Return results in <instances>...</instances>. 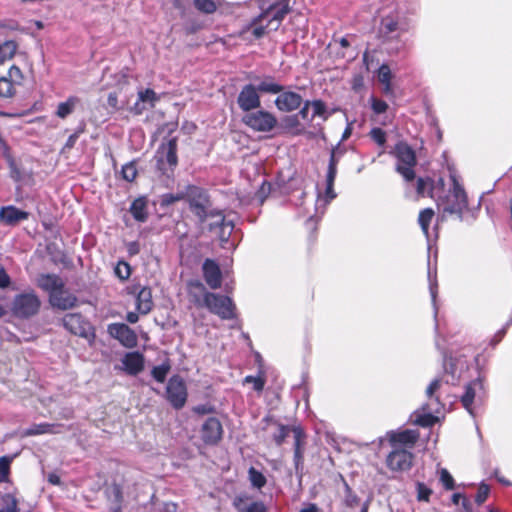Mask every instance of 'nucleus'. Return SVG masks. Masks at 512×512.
<instances>
[{
  "label": "nucleus",
  "instance_id": "obj_23",
  "mask_svg": "<svg viewBox=\"0 0 512 512\" xmlns=\"http://www.w3.org/2000/svg\"><path fill=\"white\" fill-rule=\"evenodd\" d=\"M386 436L393 448L400 447V445L413 446L418 439V433L412 430L401 432L389 431Z\"/></svg>",
  "mask_w": 512,
  "mask_h": 512
},
{
  "label": "nucleus",
  "instance_id": "obj_41",
  "mask_svg": "<svg viewBox=\"0 0 512 512\" xmlns=\"http://www.w3.org/2000/svg\"><path fill=\"white\" fill-rule=\"evenodd\" d=\"M249 480L254 488L261 489L266 484V477L262 472L254 467H250L248 470Z\"/></svg>",
  "mask_w": 512,
  "mask_h": 512
},
{
  "label": "nucleus",
  "instance_id": "obj_62",
  "mask_svg": "<svg viewBox=\"0 0 512 512\" xmlns=\"http://www.w3.org/2000/svg\"><path fill=\"white\" fill-rule=\"evenodd\" d=\"M428 278H429L430 295H431L432 303L434 306V315L436 317L437 316L436 297H437V292H438L437 291V283L435 280L434 281L432 280L430 269L428 270Z\"/></svg>",
  "mask_w": 512,
  "mask_h": 512
},
{
  "label": "nucleus",
  "instance_id": "obj_36",
  "mask_svg": "<svg viewBox=\"0 0 512 512\" xmlns=\"http://www.w3.org/2000/svg\"><path fill=\"white\" fill-rule=\"evenodd\" d=\"M78 98L71 96L69 97L65 102H61L58 104L56 115L59 118H66L68 115H70L74 109L76 104L78 103Z\"/></svg>",
  "mask_w": 512,
  "mask_h": 512
},
{
  "label": "nucleus",
  "instance_id": "obj_49",
  "mask_svg": "<svg viewBox=\"0 0 512 512\" xmlns=\"http://www.w3.org/2000/svg\"><path fill=\"white\" fill-rule=\"evenodd\" d=\"M417 500L428 502L432 494V490L422 482L416 483Z\"/></svg>",
  "mask_w": 512,
  "mask_h": 512
},
{
  "label": "nucleus",
  "instance_id": "obj_50",
  "mask_svg": "<svg viewBox=\"0 0 512 512\" xmlns=\"http://www.w3.org/2000/svg\"><path fill=\"white\" fill-rule=\"evenodd\" d=\"M370 137L380 147H383L386 143V132L382 128H372L370 131Z\"/></svg>",
  "mask_w": 512,
  "mask_h": 512
},
{
  "label": "nucleus",
  "instance_id": "obj_22",
  "mask_svg": "<svg viewBox=\"0 0 512 512\" xmlns=\"http://www.w3.org/2000/svg\"><path fill=\"white\" fill-rule=\"evenodd\" d=\"M49 303L52 307L64 311L76 306L77 297L64 287L49 297Z\"/></svg>",
  "mask_w": 512,
  "mask_h": 512
},
{
  "label": "nucleus",
  "instance_id": "obj_37",
  "mask_svg": "<svg viewBox=\"0 0 512 512\" xmlns=\"http://www.w3.org/2000/svg\"><path fill=\"white\" fill-rule=\"evenodd\" d=\"M434 214L435 213L432 208L423 209L419 213L418 223L427 238L429 237V225L434 217Z\"/></svg>",
  "mask_w": 512,
  "mask_h": 512
},
{
  "label": "nucleus",
  "instance_id": "obj_47",
  "mask_svg": "<svg viewBox=\"0 0 512 512\" xmlns=\"http://www.w3.org/2000/svg\"><path fill=\"white\" fill-rule=\"evenodd\" d=\"M271 192L272 184L267 181H263L260 188L256 191L254 199L259 203V205H262Z\"/></svg>",
  "mask_w": 512,
  "mask_h": 512
},
{
  "label": "nucleus",
  "instance_id": "obj_17",
  "mask_svg": "<svg viewBox=\"0 0 512 512\" xmlns=\"http://www.w3.org/2000/svg\"><path fill=\"white\" fill-rule=\"evenodd\" d=\"M63 326L72 334L88 338L90 324L80 313H68L63 319Z\"/></svg>",
  "mask_w": 512,
  "mask_h": 512
},
{
  "label": "nucleus",
  "instance_id": "obj_21",
  "mask_svg": "<svg viewBox=\"0 0 512 512\" xmlns=\"http://www.w3.org/2000/svg\"><path fill=\"white\" fill-rule=\"evenodd\" d=\"M203 277L211 289L221 286L222 273L219 265L212 259H205L202 265Z\"/></svg>",
  "mask_w": 512,
  "mask_h": 512
},
{
  "label": "nucleus",
  "instance_id": "obj_15",
  "mask_svg": "<svg viewBox=\"0 0 512 512\" xmlns=\"http://www.w3.org/2000/svg\"><path fill=\"white\" fill-rule=\"evenodd\" d=\"M109 335L118 340L123 346L133 348L137 345L136 333L124 323H111L107 327Z\"/></svg>",
  "mask_w": 512,
  "mask_h": 512
},
{
  "label": "nucleus",
  "instance_id": "obj_42",
  "mask_svg": "<svg viewBox=\"0 0 512 512\" xmlns=\"http://www.w3.org/2000/svg\"><path fill=\"white\" fill-rule=\"evenodd\" d=\"M310 106L313 108L312 118L321 117L323 120H327L329 114L327 113V106L324 101L317 99L310 101Z\"/></svg>",
  "mask_w": 512,
  "mask_h": 512
},
{
  "label": "nucleus",
  "instance_id": "obj_55",
  "mask_svg": "<svg viewBox=\"0 0 512 512\" xmlns=\"http://www.w3.org/2000/svg\"><path fill=\"white\" fill-rule=\"evenodd\" d=\"M304 450H294L293 462L295 473L301 477L303 473Z\"/></svg>",
  "mask_w": 512,
  "mask_h": 512
},
{
  "label": "nucleus",
  "instance_id": "obj_27",
  "mask_svg": "<svg viewBox=\"0 0 512 512\" xmlns=\"http://www.w3.org/2000/svg\"><path fill=\"white\" fill-rule=\"evenodd\" d=\"M440 186L443 188L444 186V180L442 178H439L437 183H435L431 178H422L419 177L417 179V187L416 191L418 196L424 197V196H430L431 198H434V192L435 190Z\"/></svg>",
  "mask_w": 512,
  "mask_h": 512
},
{
  "label": "nucleus",
  "instance_id": "obj_30",
  "mask_svg": "<svg viewBox=\"0 0 512 512\" xmlns=\"http://www.w3.org/2000/svg\"><path fill=\"white\" fill-rule=\"evenodd\" d=\"M263 420L275 426L276 430L272 434V438L277 446H281L285 439L288 437L289 433L292 432V428L288 425H284L278 422L271 416H266Z\"/></svg>",
  "mask_w": 512,
  "mask_h": 512
},
{
  "label": "nucleus",
  "instance_id": "obj_31",
  "mask_svg": "<svg viewBox=\"0 0 512 512\" xmlns=\"http://www.w3.org/2000/svg\"><path fill=\"white\" fill-rule=\"evenodd\" d=\"M130 213L138 222H145L148 218L147 201L145 197L135 199L130 206Z\"/></svg>",
  "mask_w": 512,
  "mask_h": 512
},
{
  "label": "nucleus",
  "instance_id": "obj_7",
  "mask_svg": "<svg viewBox=\"0 0 512 512\" xmlns=\"http://www.w3.org/2000/svg\"><path fill=\"white\" fill-rule=\"evenodd\" d=\"M205 307L223 320H231L236 317V306L228 296L206 293L204 294Z\"/></svg>",
  "mask_w": 512,
  "mask_h": 512
},
{
  "label": "nucleus",
  "instance_id": "obj_48",
  "mask_svg": "<svg viewBox=\"0 0 512 512\" xmlns=\"http://www.w3.org/2000/svg\"><path fill=\"white\" fill-rule=\"evenodd\" d=\"M114 273L120 280H127L131 275V267L127 262L119 261L115 266Z\"/></svg>",
  "mask_w": 512,
  "mask_h": 512
},
{
  "label": "nucleus",
  "instance_id": "obj_5",
  "mask_svg": "<svg viewBox=\"0 0 512 512\" xmlns=\"http://www.w3.org/2000/svg\"><path fill=\"white\" fill-rule=\"evenodd\" d=\"M393 154L397 159L396 171L401 174L406 181L414 180L416 154L412 147L405 142H399L395 145Z\"/></svg>",
  "mask_w": 512,
  "mask_h": 512
},
{
  "label": "nucleus",
  "instance_id": "obj_51",
  "mask_svg": "<svg viewBox=\"0 0 512 512\" xmlns=\"http://www.w3.org/2000/svg\"><path fill=\"white\" fill-rule=\"evenodd\" d=\"M121 174L123 179L132 182L137 176V169L134 163L130 162L123 165Z\"/></svg>",
  "mask_w": 512,
  "mask_h": 512
},
{
  "label": "nucleus",
  "instance_id": "obj_4",
  "mask_svg": "<svg viewBox=\"0 0 512 512\" xmlns=\"http://www.w3.org/2000/svg\"><path fill=\"white\" fill-rule=\"evenodd\" d=\"M184 195V199L188 202L190 211L201 223L205 222L208 217H214L216 210H209L211 202L205 189L195 185H189Z\"/></svg>",
  "mask_w": 512,
  "mask_h": 512
},
{
  "label": "nucleus",
  "instance_id": "obj_58",
  "mask_svg": "<svg viewBox=\"0 0 512 512\" xmlns=\"http://www.w3.org/2000/svg\"><path fill=\"white\" fill-rule=\"evenodd\" d=\"M371 108L375 114H383L388 109V104L384 100L371 97Z\"/></svg>",
  "mask_w": 512,
  "mask_h": 512
},
{
  "label": "nucleus",
  "instance_id": "obj_57",
  "mask_svg": "<svg viewBox=\"0 0 512 512\" xmlns=\"http://www.w3.org/2000/svg\"><path fill=\"white\" fill-rule=\"evenodd\" d=\"M10 470V459L6 456L0 458V483L8 479Z\"/></svg>",
  "mask_w": 512,
  "mask_h": 512
},
{
  "label": "nucleus",
  "instance_id": "obj_18",
  "mask_svg": "<svg viewBox=\"0 0 512 512\" xmlns=\"http://www.w3.org/2000/svg\"><path fill=\"white\" fill-rule=\"evenodd\" d=\"M213 218L216 220L209 224V230L218 236L221 243H227L234 229L233 221L226 220L219 210L215 211Z\"/></svg>",
  "mask_w": 512,
  "mask_h": 512
},
{
  "label": "nucleus",
  "instance_id": "obj_29",
  "mask_svg": "<svg viewBox=\"0 0 512 512\" xmlns=\"http://www.w3.org/2000/svg\"><path fill=\"white\" fill-rule=\"evenodd\" d=\"M62 424L38 423L24 430V436H36L42 434H57L61 432Z\"/></svg>",
  "mask_w": 512,
  "mask_h": 512
},
{
  "label": "nucleus",
  "instance_id": "obj_34",
  "mask_svg": "<svg viewBox=\"0 0 512 512\" xmlns=\"http://www.w3.org/2000/svg\"><path fill=\"white\" fill-rule=\"evenodd\" d=\"M158 100H159V97L157 96L155 91L150 88L139 91L138 92V101L135 104L136 113H141L143 110V107L138 108L139 102H147L150 104L151 107H154L155 102H157Z\"/></svg>",
  "mask_w": 512,
  "mask_h": 512
},
{
  "label": "nucleus",
  "instance_id": "obj_39",
  "mask_svg": "<svg viewBox=\"0 0 512 512\" xmlns=\"http://www.w3.org/2000/svg\"><path fill=\"white\" fill-rule=\"evenodd\" d=\"M443 365H444V370H445V373L447 374H450L451 375V380L447 379V383H451V384H455L459 378H460V375L457 373V370L455 368V364L453 362V358L452 357H448L446 354H444L443 356Z\"/></svg>",
  "mask_w": 512,
  "mask_h": 512
},
{
  "label": "nucleus",
  "instance_id": "obj_64",
  "mask_svg": "<svg viewBox=\"0 0 512 512\" xmlns=\"http://www.w3.org/2000/svg\"><path fill=\"white\" fill-rule=\"evenodd\" d=\"M283 122L285 124V127L288 129H294V128H298L300 126V121H299L298 115L286 116L283 119Z\"/></svg>",
  "mask_w": 512,
  "mask_h": 512
},
{
  "label": "nucleus",
  "instance_id": "obj_53",
  "mask_svg": "<svg viewBox=\"0 0 512 512\" xmlns=\"http://www.w3.org/2000/svg\"><path fill=\"white\" fill-rule=\"evenodd\" d=\"M336 176H332L331 180L329 175H326V190H325V200L324 204H328L331 200L336 197V193L334 191V182Z\"/></svg>",
  "mask_w": 512,
  "mask_h": 512
},
{
  "label": "nucleus",
  "instance_id": "obj_1",
  "mask_svg": "<svg viewBox=\"0 0 512 512\" xmlns=\"http://www.w3.org/2000/svg\"><path fill=\"white\" fill-rule=\"evenodd\" d=\"M261 13L252 18L251 21L239 31V37L246 41L262 38L267 29L277 31L291 11L290 0H279L261 8Z\"/></svg>",
  "mask_w": 512,
  "mask_h": 512
},
{
  "label": "nucleus",
  "instance_id": "obj_38",
  "mask_svg": "<svg viewBox=\"0 0 512 512\" xmlns=\"http://www.w3.org/2000/svg\"><path fill=\"white\" fill-rule=\"evenodd\" d=\"M240 502V498L234 501L235 507L240 512H267L266 506L262 501H253L246 506H241Z\"/></svg>",
  "mask_w": 512,
  "mask_h": 512
},
{
  "label": "nucleus",
  "instance_id": "obj_20",
  "mask_svg": "<svg viewBox=\"0 0 512 512\" xmlns=\"http://www.w3.org/2000/svg\"><path fill=\"white\" fill-rule=\"evenodd\" d=\"M121 370L128 375L136 376L144 369V355L138 351L127 352L121 359Z\"/></svg>",
  "mask_w": 512,
  "mask_h": 512
},
{
  "label": "nucleus",
  "instance_id": "obj_33",
  "mask_svg": "<svg viewBox=\"0 0 512 512\" xmlns=\"http://www.w3.org/2000/svg\"><path fill=\"white\" fill-rule=\"evenodd\" d=\"M18 45L14 40H7L0 43V65L11 60L16 54Z\"/></svg>",
  "mask_w": 512,
  "mask_h": 512
},
{
  "label": "nucleus",
  "instance_id": "obj_40",
  "mask_svg": "<svg viewBox=\"0 0 512 512\" xmlns=\"http://www.w3.org/2000/svg\"><path fill=\"white\" fill-rule=\"evenodd\" d=\"M0 512H18L17 500L12 494L6 493L1 497Z\"/></svg>",
  "mask_w": 512,
  "mask_h": 512
},
{
  "label": "nucleus",
  "instance_id": "obj_14",
  "mask_svg": "<svg viewBox=\"0 0 512 512\" xmlns=\"http://www.w3.org/2000/svg\"><path fill=\"white\" fill-rule=\"evenodd\" d=\"M201 439L206 445H217L223 436V427L216 417L207 418L201 426Z\"/></svg>",
  "mask_w": 512,
  "mask_h": 512
},
{
  "label": "nucleus",
  "instance_id": "obj_19",
  "mask_svg": "<svg viewBox=\"0 0 512 512\" xmlns=\"http://www.w3.org/2000/svg\"><path fill=\"white\" fill-rule=\"evenodd\" d=\"M274 103L279 111L288 113L299 109L303 103V98L299 93L283 89L276 97Z\"/></svg>",
  "mask_w": 512,
  "mask_h": 512
},
{
  "label": "nucleus",
  "instance_id": "obj_12",
  "mask_svg": "<svg viewBox=\"0 0 512 512\" xmlns=\"http://www.w3.org/2000/svg\"><path fill=\"white\" fill-rule=\"evenodd\" d=\"M237 104L246 113L260 108L261 99L256 86L253 84L244 85L237 96Z\"/></svg>",
  "mask_w": 512,
  "mask_h": 512
},
{
  "label": "nucleus",
  "instance_id": "obj_46",
  "mask_svg": "<svg viewBox=\"0 0 512 512\" xmlns=\"http://www.w3.org/2000/svg\"><path fill=\"white\" fill-rule=\"evenodd\" d=\"M195 8L205 14H212L216 11L217 5L213 0H194Z\"/></svg>",
  "mask_w": 512,
  "mask_h": 512
},
{
  "label": "nucleus",
  "instance_id": "obj_10",
  "mask_svg": "<svg viewBox=\"0 0 512 512\" xmlns=\"http://www.w3.org/2000/svg\"><path fill=\"white\" fill-rule=\"evenodd\" d=\"M407 31V25L399 14H389L381 19L379 35L383 42L398 38Z\"/></svg>",
  "mask_w": 512,
  "mask_h": 512
},
{
  "label": "nucleus",
  "instance_id": "obj_3",
  "mask_svg": "<svg viewBox=\"0 0 512 512\" xmlns=\"http://www.w3.org/2000/svg\"><path fill=\"white\" fill-rule=\"evenodd\" d=\"M441 381L440 379H434L426 389V395L429 399V402L422 405V407L415 412H413L410 416V422L414 425H418L424 428L432 427L438 420V418L433 415L434 412H438V408L434 406H439L440 402L438 397H434L435 391L440 388Z\"/></svg>",
  "mask_w": 512,
  "mask_h": 512
},
{
  "label": "nucleus",
  "instance_id": "obj_63",
  "mask_svg": "<svg viewBox=\"0 0 512 512\" xmlns=\"http://www.w3.org/2000/svg\"><path fill=\"white\" fill-rule=\"evenodd\" d=\"M193 412L198 415L212 414L215 412V407L209 403L199 404L193 407Z\"/></svg>",
  "mask_w": 512,
  "mask_h": 512
},
{
  "label": "nucleus",
  "instance_id": "obj_59",
  "mask_svg": "<svg viewBox=\"0 0 512 512\" xmlns=\"http://www.w3.org/2000/svg\"><path fill=\"white\" fill-rule=\"evenodd\" d=\"M489 492H490L489 486L484 483H481L478 488V491L476 493V496H475V502L478 505L483 504L486 501V499L489 495Z\"/></svg>",
  "mask_w": 512,
  "mask_h": 512
},
{
  "label": "nucleus",
  "instance_id": "obj_44",
  "mask_svg": "<svg viewBox=\"0 0 512 512\" xmlns=\"http://www.w3.org/2000/svg\"><path fill=\"white\" fill-rule=\"evenodd\" d=\"M292 433L294 437V449L293 450H304L306 444V434L300 426L292 427Z\"/></svg>",
  "mask_w": 512,
  "mask_h": 512
},
{
  "label": "nucleus",
  "instance_id": "obj_28",
  "mask_svg": "<svg viewBox=\"0 0 512 512\" xmlns=\"http://www.w3.org/2000/svg\"><path fill=\"white\" fill-rule=\"evenodd\" d=\"M208 293L202 282L193 280L188 283V295L190 301L197 307H205L204 294Z\"/></svg>",
  "mask_w": 512,
  "mask_h": 512
},
{
  "label": "nucleus",
  "instance_id": "obj_2",
  "mask_svg": "<svg viewBox=\"0 0 512 512\" xmlns=\"http://www.w3.org/2000/svg\"><path fill=\"white\" fill-rule=\"evenodd\" d=\"M452 186L447 193L436 198L438 209L442 212V218L446 215H456L462 221L463 213L468 206L467 194L458 182L455 175L450 176Z\"/></svg>",
  "mask_w": 512,
  "mask_h": 512
},
{
  "label": "nucleus",
  "instance_id": "obj_32",
  "mask_svg": "<svg viewBox=\"0 0 512 512\" xmlns=\"http://www.w3.org/2000/svg\"><path fill=\"white\" fill-rule=\"evenodd\" d=\"M259 93L265 94H279L284 89V86L275 82L272 76H265L256 86Z\"/></svg>",
  "mask_w": 512,
  "mask_h": 512
},
{
  "label": "nucleus",
  "instance_id": "obj_13",
  "mask_svg": "<svg viewBox=\"0 0 512 512\" xmlns=\"http://www.w3.org/2000/svg\"><path fill=\"white\" fill-rule=\"evenodd\" d=\"M485 395L484 378L478 376L465 386L464 394L461 396L463 407L473 415L472 404L476 398L481 399Z\"/></svg>",
  "mask_w": 512,
  "mask_h": 512
},
{
  "label": "nucleus",
  "instance_id": "obj_54",
  "mask_svg": "<svg viewBox=\"0 0 512 512\" xmlns=\"http://www.w3.org/2000/svg\"><path fill=\"white\" fill-rule=\"evenodd\" d=\"M184 198H185L184 193H177V194L166 193V194L162 195L160 204L162 207H166V206H169L177 201L183 200Z\"/></svg>",
  "mask_w": 512,
  "mask_h": 512
},
{
  "label": "nucleus",
  "instance_id": "obj_8",
  "mask_svg": "<svg viewBox=\"0 0 512 512\" xmlns=\"http://www.w3.org/2000/svg\"><path fill=\"white\" fill-rule=\"evenodd\" d=\"M40 299L34 291L18 294L12 301V312L19 318H29L37 314L40 309Z\"/></svg>",
  "mask_w": 512,
  "mask_h": 512
},
{
  "label": "nucleus",
  "instance_id": "obj_56",
  "mask_svg": "<svg viewBox=\"0 0 512 512\" xmlns=\"http://www.w3.org/2000/svg\"><path fill=\"white\" fill-rule=\"evenodd\" d=\"M344 502L348 507H354L359 502L358 496L352 491V489L349 487L347 483H345Z\"/></svg>",
  "mask_w": 512,
  "mask_h": 512
},
{
  "label": "nucleus",
  "instance_id": "obj_60",
  "mask_svg": "<svg viewBox=\"0 0 512 512\" xmlns=\"http://www.w3.org/2000/svg\"><path fill=\"white\" fill-rule=\"evenodd\" d=\"M440 481L445 489L452 490L454 488V479L448 470L444 468L440 470Z\"/></svg>",
  "mask_w": 512,
  "mask_h": 512
},
{
  "label": "nucleus",
  "instance_id": "obj_52",
  "mask_svg": "<svg viewBox=\"0 0 512 512\" xmlns=\"http://www.w3.org/2000/svg\"><path fill=\"white\" fill-rule=\"evenodd\" d=\"M244 383H252L253 389L256 392H261L265 386V379L261 375H258V376L248 375L244 378Z\"/></svg>",
  "mask_w": 512,
  "mask_h": 512
},
{
  "label": "nucleus",
  "instance_id": "obj_11",
  "mask_svg": "<svg viewBox=\"0 0 512 512\" xmlns=\"http://www.w3.org/2000/svg\"><path fill=\"white\" fill-rule=\"evenodd\" d=\"M413 454L402 447H395L386 458V465L392 471H407L413 463Z\"/></svg>",
  "mask_w": 512,
  "mask_h": 512
},
{
  "label": "nucleus",
  "instance_id": "obj_35",
  "mask_svg": "<svg viewBox=\"0 0 512 512\" xmlns=\"http://www.w3.org/2000/svg\"><path fill=\"white\" fill-rule=\"evenodd\" d=\"M171 370L169 359H166L160 365L154 366L151 370V376L158 383H163L166 380L168 373Z\"/></svg>",
  "mask_w": 512,
  "mask_h": 512
},
{
  "label": "nucleus",
  "instance_id": "obj_24",
  "mask_svg": "<svg viewBox=\"0 0 512 512\" xmlns=\"http://www.w3.org/2000/svg\"><path fill=\"white\" fill-rule=\"evenodd\" d=\"M28 217V212L20 210L13 205L3 206L0 209V221L10 226L17 224L20 221L26 220Z\"/></svg>",
  "mask_w": 512,
  "mask_h": 512
},
{
  "label": "nucleus",
  "instance_id": "obj_6",
  "mask_svg": "<svg viewBox=\"0 0 512 512\" xmlns=\"http://www.w3.org/2000/svg\"><path fill=\"white\" fill-rule=\"evenodd\" d=\"M242 122L254 132L270 133L278 124L276 116L267 110L256 109L246 113Z\"/></svg>",
  "mask_w": 512,
  "mask_h": 512
},
{
  "label": "nucleus",
  "instance_id": "obj_25",
  "mask_svg": "<svg viewBox=\"0 0 512 512\" xmlns=\"http://www.w3.org/2000/svg\"><path fill=\"white\" fill-rule=\"evenodd\" d=\"M38 286L48 293L50 297L55 294L59 289L64 288L63 280L56 274H41L37 279Z\"/></svg>",
  "mask_w": 512,
  "mask_h": 512
},
{
  "label": "nucleus",
  "instance_id": "obj_16",
  "mask_svg": "<svg viewBox=\"0 0 512 512\" xmlns=\"http://www.w3.org/2000/svg\"><path fill=\"white\" fill-rule=\"evenodd\" d=\"M158 165L166 162L170 167H175L178 163L177 157V137L165 139L156 151Z\"/></svg>",
  "mask_w": 512,
  "mask_h": 512
},
{
  "label": "nucleus",
  "instance_id": "obj_26",
  "mask_svg": "<svg viewBox=\"0 0 512 512\" xmlns=\"http://www.w3.org/2000/svg\"><path fill=\"white\" fill-rule=\"evenodd\" d=\"M152 291L149 287H141L136 296V309L140 314H148L153 308Z\"/></svg>",
  "mask_w": 512,
  "mask_h": 512
},
{
  "label": "nucleus",
  "instance_id": "obj_61",
  "mask_svg": "<svg viewBox=\"0 0 512 512\" xmlns=\"http://www.w3.org/2000/svg\"><path fill=\"white\" fill-rule=\"evenodd\" d=\"M340 161L339 156H337L335 153H330L328 168H327V174L329 175V178L331 179L332 176L337 175V165Z\"/></svg>",
  "mask_w": 512,
  "mask_h": 512
},
{
  "label": "nucleus",
  "instance_id": "obj_45",
  "mask_svg": "<svg viewBox=\"0 0 512 512\" xmlns=\"http://www.w3.org/2000/svg\"><path fill=\"white\" fill-rule=\"evenodd\" d=\"M391 70L388 65L382 64L379 68L378 78L379 81L385 86V92L391 89Z\"/></svg>",
  "mask_w": 512,
  "mask_h": 512
},
{
  "label": "nucleus",
  "instance_id": "obj_9",
  "mask_svg": "<svg viewBox=\"0 0 512 512\" xmlns=\"http://www.w3.org/2000/svg\"><path fill=\"white\" fill-rule=\"evenodd\" d=\"M166 399L170 405L179 410L187 402L188 392L184 379L180 375H173L167 382L165 389Z\"/></svg>",
  "mask_w": 512,
  "mask_h": 512
},
{
  "label": "nucleus",
  "instance_id": "obj_43",
  "mask_svg": "<svg viewBox=\"0 0 512 512\" xmlns=\"http://www.w3.org/2000/svg\"><path fill=\"white\" fill-rule=\"evenodd\" d=\"M15 94L14 82L8 77H0V97L10 98Z\"/></svg>",
  "mask_w": 512,
  "mask_h": 512
}]
</instances>
